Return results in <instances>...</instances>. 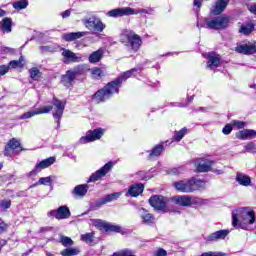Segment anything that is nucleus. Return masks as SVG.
Returning a JSON list of instances; mask_svg holds the SVG:
<instances>
[{"label": "nucleus", "mask_w": 256, "mask_h": 256, "mask_svg": "<svg viewBox=\"0 0 256 256\" xmlns=\"http://www.w3.org/2000/svg\"><path fill=\"white\" fill-rule=\"evenodd\" d=\"M172 173L174 175H179V174L183 173V167L173 168Z\"/></svg>", "instance_id": "56"}, {"label": "nucleus", "mask_w": 256, "mask_h": 256, "mask_svg": "<svg viewBox=\"0 0 256 256\" xmlns=\"http://www.w3.org/2000/svg\"><path fill=\"white\" fill-rule=\"evenodd\" d=\"M254 30L255 26L253 24H243L239 29V33H242V35H249V33H251Z\"/></svg>", "instance_id": "35"}, {"label": "nucleus", "mask_w": 256, "mask_h": 256, "mask_svg": "<svg viewBox=\"0 0 256 256\" xmlns=\"http://www.w3.org/2000/svg\"><path fill=\"white\" fill-rule=\"evenodd\" d=\"M207 67L208 69H217L221 65V56L215 52H210L207 54Z\"/></svg>", "instance_id": "20"}, {"label": "nucleus", "mask_w": 256, "mask_h": 256, "mask_svg": "<svg viewBox=\"0 0 256 256\" xmlns=\"http://www.w3.org/2000/svg\"><path fill=\"white\" fill-rule=\"evenodd\" d=\"M121 197V192H115L112 194L106 195L99 202V205H106V203H111V201H117Z\"/></svg>", "instance_id": "30"}, {"label": "nucleus", "mask_w": 256, "mask_h": 256, "mask_svg": "<svg viewBox=\"0 0 256 256\" xmlns=\"http://www.w3.org/2000/svg\"><path fill=\"white\" fill-rule=\"evenodd\" d=\"M103 133H105V130L102 128H97L93 131H89L86 136H82L79 140V143L81 145H85L86 143H91L93 141H97L103 137Z\"/></svg>", "instance_id": "9"}, {"label": "nucleus", "mask_w": 256, "mask_h": 256, "mask_svg": "<svg viewBox=\"0 0 256 256\" xmlns=\"http://www.w3.org/2000/svg\"><path fill=\"white\" fill-rule=\"evenodd\" d=\"M48 217H55V219H69L71 217V211L67 206H60L57 210L48 212Z\"/></svg>", "instance_id": "13"}, {"label": "nucleus", "mask_w": 256, "mask_h": 256, "mask_svg": "<svg viewBox=\"0 0 256 256\" xmlns=\"http://www.w3.org/2000/svg\"><path fill=\"white\" fill-rule=\"evenodd\" d=\"M235 51L236 53H242L243 55H253V53H256V42H248L239 45L235 48Z\"/></svg>", "instance_id": "17"}, {"label": "nucleus", "mask_w": 256, "mask_h": 256, "mask_svg": "<svg viewBox=\"0 0 256 256\" xmlns=\"http://www.w3.org/2000/svg\"><path fill=\"white\" fill-rule=\"evenodd\" d=\"M244 149H245V151H247V153H255L256 145H255V143L250 142L244 146Z\"/></svg>", "instance_id": "44"}, {"label": "nucleus", "mask_w": 256, "mask_h": 256, "mask_svg": "<svg viewBox=\"0 0 256 256\" xmlns=\"http://www.w3.org/2000/svg\"><path fill=\"white\" fill-rule=\"evenodd\" d=\"M137 175H138L139 177H141V179H145V172H144V171L138 172Z\"/></svg>", "instance_id": "61"}, {"label": "nucleus", "mask_w": 256, "mask_h": 256, "mask_svg": "<svg viewBox=\"0 0 256 256\" xmlns=\"http://www.w3.org/2000/svg\"><path fill=\"white\" fill-rule=\"evenodd\" d=\"M2 51L4 53H15V50L13 48H9V47L2 48Z\"/></svg>", "instance_id": "58"}, {"label": "nucleus", "mask_w": 256, "mask_h": 256, "mask_svg": "<svg viewBox=\"0 0 256 256\" xmlns=\"http://www.w3.org/2000/svg\"><path fill=\"white\" fill-rule=\"evenodd\" d=\"M0 205L3 209H9L11 207V200H3Z\"/></svg>", "instance_id": "54"}, {"label": "nucleus", "mask_w": 256, "mask_h": 256, "mask_svg": "<svg viewBox=\"0 0 256 256\" xmlns=\"http://www.w3.org/2000/svg\"><path fill=\"white\" fill-rule=\"evenodd\" d=\"M229 235V230H218L211 233L205 238L206 243H215L217 241H222Z\"/></svg>", "instance_id": "19"}, {"label": "nucleus", "mask_w": 256, "mask_h": 256, "mask_svg": "<svg viewBox=\"0 0 256 256\" xmlns=\"http://www.w3.org/2000/svg\"><path fill=\"white\" fill-rule=\"evenodd\" d=\"M55 163V157H49L47 159L42 160L40 163L35 165V168L29 172V176L37 175V173H41L42 169H47V167H51Z\"/></svg>", "instance_id": "16"}, {"label": "nucleus", "mask_w": 256, "mask_h": 256, "mask_svg": "<svg viewBox=\"0 0 256 256\" xmlns=\"http://www.w3.org/2000/svg\"><path fill=\"white\" fill-rule=\"evenodd\" d=\"M114 166L115 162L110 161L106 163L102 168H100L90 176L88 183H95V181H99V179L105 177V175H107V173H109V171H111Z\"/></svg>", "instance_id": "7"}, {"label": "nucleus", "mask_w": 256, "mask_h": 256, "mask_svg": "<svg viewBox=\"0 0 256 256\" xmlns=\"http://www.w3.org/2000/svg\"><path fill=\"white\" fill-rule=\"evenodd\" d=\"M139 69L133 68L121 74L116 80L108 83L104 88L98 90L94 96L93 100L95 103H103V101H107V99H111V95L114 93H119V85L121 83L127 81V79L133 77L135 73H137Z\"/></svg>", "instance_id": "1"}, {"label": "nucleus", "mask_w": 256, "mask_h": 256, "mask_svg": "<svg viewBox=\"0 0 256 256\" xmlns=\"http://www.w3.org/2000/svg\"><path fill=\"white\" fill-rule=\"evenodd\" d=\"M139 13H144V14H150L151 15L153 13V10H151V9H149V10H147V9L135 10L134 9L133 15H139Z\"/></svg>", "instance_id": "50"}, {"label": "nucleus", "mask_w": 256, "mask_h": 256, "mask_svg": "<svg viewBox=\"0 0 256 256\" xmlns=\"http://www.w3.org/2000/svg\"><path fill=\"white\" fill-rule=\"evenodd\" d=\"M185 135H187V129L183 128L180 131L175 132L174 139H175V141H181V139H183V137H185Z\"/></svg>", "instance_id": "41"}, {"label": "nucleus", "mask_w": 256, "mask_h": 256, "mask_svg": "<svg viewBox=\"0 0 256 256\" xmlns=\"http://www.w3.org/2000/svg\"><path fill=\"white\" fill-rule=\"evenodd\" d=\"M202 3H203V0H194V7H198L199 9Z\"/></svg>", "instance_id": "60"}, {"label": "nucleus", "mask_w": 256, "mask_h": 256, "mask_svg": "<svg viewBox=\"0 0 256 256\" xmlns=\"http://www.w3.org/2000/svg\"><path fill=\"white\" fill-rule=\"evenodd\" d=\"M12 6L14 7V9H16V11H21L23 9H27V7L29 6V1L19 0L12 3Z\"/></svg>", "instance_id": "33"}, {"label": "nucleus", "mask_w": 256, "mask_h": 256, "mask_svg": "<svg viewBox=\"0 0 256 256\" xmlns=\"http://www.w3.org/2000/svg\"><path fill=\"white\" fill-rule=\"evenodd\" d=\"M62 61L66 65L71 63H81L83 61V56L81 54H75L69 49H62Z\"/></svg>", "instance_id": "8"}, {"label": "nucleus", "mask_w": 256, "mask_h": 256, "mask_svg": "<svg viewBox=\"0 0 256 256\" xmlns=\"http://www.w3.org/2000/svg\"><path fill=\"white\" fill-rule=\"evenodd\" d=\"M83 23L87 29L90 31H97L98 33H103L105 30V25L97 16H90L83 20Z\"/></svg>", "instance_id": "6"}, {"label": "nucleus", "mask_w": 256, "mask_h": 256, "mask_svg": "<svg viewBox=\"0 0 256 256\" xmlns=\"http://www.w3.org/2000/svg\"><path fill=\"white\" fill-rule=\"evenodd\" d=\"M139 215L144 225H153V223H155V216L149 213L145 208L139 210Z\"/></svg>", "instance_id": "22"}, {"label": "nucleus", "mask_w": 256, "mask_h": 256, "mask_svg": "<svg viewBox=\"0 0 256 256\" xmlns=\"http://www.w3.org/2000/svg\"><path fill=\"white\" fill-rule=\"evenodd\" d=\"M106 231H110V232H114V233H122L123 228H121V226H119V225H113L111 223H108L106 225Z\"/></svg>", "instance_id": "40"}, {"label": "nucleus", "mask_w": 256, "mask_h": 256, "mask_svg": "<svg viewBox=\"0 0 256 256\" xmlns=\"http://www.w3.org/2000/svg\"><path fill=\"white\" fill-rule=\"evenodd\" d=\"M71 16V10H66L62 13L63 19Z\"/></svg>", "instance_id": "59"}, {"label": "nucleus", "mask_w": 256, "mask_h": 256, "mask_svg": "<svg viewBox=\"0 0 256 256\" xmlns=\"http://www.w3.org/2000/svg\"><path fill=\"white\" fill-rule=\"evenodd\" d=\"M53 183V177H42L38 180V185H51Z\"/></svg>", "instance_id": "42"}, {"label": "nucleus", "mask_w": 256, "mask_h": 256, "mask_svg": "<svg viewBox=\"0 0 256 256\" xmlns=\"http://www.w3.org/2000/svg\"><path fill=\"white\" fill-rule=\"evenodd\" d=\"M51 111H53V106H42L22 114L19 116V119H31V117H35V115H43L45 113H51Z\"/></svg>", "instance_id": "14"}, {"label": "nucleus", "mask_w": 256, "mask_h": 256, "mask_svg": "<svg viewBox=\"0 0 256 256\" xmlns=\"http://www.w3.org/2000/svg\"><path fill=\"white\" fill-rule=\"evenodd\" d=\"M247 9L248 11H250V13H253V15H256V3L248 4Z\"/></svg>", "instance_id": "53"}, {"label": "nucleus", "mask_w": 256, "mask_h": 256, "mask_svg": "<svg viewBox=\"0 0 256 256\" xmlns=\"http://www.w3.org/2000/svg\"><path fill=\"white\" fill-rule=\"evenodd\" d=\"M203 200L201 198L191 197V205H202Z\"/></svg>", "instance_id": "52"}, {"label": "nucleus", "mask_w": 256, "mask_h": 256, "mask_svg": "<svg viewBox=\"0 0 256 256\" xmlns=\"http://www.w3.org/2000/svg\"><path fill=\"white\" fill-rule=\"evenodd\" d=\"M227 5H229V0H217L212 6L210 13L212 15H221L227 9Z\"/></svg>", "instance_id": "21"}, {"label": "nucleus", "mask_w": 256, "mask_h": 256, "mask_svg": "<svg viewBox=\"0 0 256 256\" xmlns=\"http://www.w3.org/2000/svg\"><path fill=\"white\" fill-rule=\"evenodd\" d=\"M21 59L19 60H12L9 62L8 67L9 69H17V67H21Z\"/></svg>", "instance_id": "45"}, {"label": "nucleus", "mask_w": 256, "mask_h": 256, "mask_svg": "<svg viewBox=\"0 0 256 256\" xmlns=\"http://www.w3.org/2000/svg\"><path fill=\"white\" fill-rule=\"evenodd\" d=\"M144 189L145 186H143V184H134L130 186V188L126 192V197H139V195L143 193Z\"/></svg>", "instance_id": "23"}, {"label": "nucleus", "mask_w": 256, "mask_h": 256, "mask_svg": "<svg viewBox=\"0 0 256 256\" xmlns=\"http://www.w3.org/2000/svg\"><path fill=\"white\" fill-rule=\"evenodd\" d=\"M133 13H135V9L131 7H124L110 10L107 15L108 17H125L127 15H133Z\"/></svg>", "instance_id": "18"}, {"label": "nucleus", "mask_w": 256, "mask_h": 256, "mask_svg": "<svg viewBox=\"0 0 256 256\" xmlns=\"http://www.w3.org/2000/svg\"><path fill=\"white\" fill-rule=\"evenodd\" d=\"M7 231V224L5 222H0V234L5 233Z\"/></svg>", "instance_id": "57"}, {"label": "nucleus", "mask_w": 256, "mask_h": 256, "mask_svg": "<svg viewBox=\"0 0 256 256\" xmlns=\"http://www.w3.org/2000/svg\"><path fill=\"white\" fill-rule=\"evenodd\" d=\"M154 256H167V251L163 248H160L157 250Z\"/></svg>", "instance_id": "55"}, {"label": "nucleus", "mask_w": 256, "mask_h": 256, "mask_svg": "<svg viewBox=\"0 0 256 256\" xmlns=\"http://www.w3.org/2000/svg\"><path fill=\"white\" fill-rule=\"evenodd\" d=\"M76 76L71 70L66 71L65 75L62 76V84L64 87H73V81H75Z\"/></svg>", "instance_id": "26"}, {"label": "nucleus", "mask_w": 256, "mask_h": 256, "mask_svg": "<svg viewBox=\"0 0 256 256\" xmlns=\"http://www.w3.org/2000/svg\"><path fill=\"white\" fill-rule=\"evenodd\" d=\"M237 139L245 141L247 139H255L256 131L253 129H244L236 133Z\"/></svg>", "instance_id": "24"}, {"label": "nucleus", "mask_w": 256, "mask_h": 256, "mask_svg": "<svg viewBox=\"0 0 256 256\" xmlns=\"http://www.w3.org/2000/svg\"><path fill=\"white\" fill-rule=\"evenodd\" d=\"M30 77L31 79H34L35 81H37V79H39V69L32 68L30 70Z\"/></svg>", "instance_id": "48"}, {"label": "nucleus", "mask_w": 256, "mask_h": 256, "mask_svg": "<svg viewBox=\"0 0 256 256\" xmlns=\"http://www.w3.org/2000/svg\"><path fill=\"white\" fill-rule=\"evenodd\" d=\"M163 153V145H157L152 149L151 153L148 156V159H153L154 157H159Z\"/></svg>", "instance_id": "37"}, {"label": "nucleus", "mask_w": 256, "mask_h": 256, "mask_svg": "<svg viewBox=\"0 0 256 256\" xmlns=\"http://www.w3.org/2000/svg\"><path fill=\"white\" fill-rule=\"evenodd\" d=\"M87 191H89V186L87 184H80L75 186L73 193L76 197H85Z\"/></svg>", "instance_id": "29"}, {"label": "nucleus", "mask_w": 256, "mask_h": 256, "mask_svg": "<svg viewBox=\"0 0 256 256\" xmlns=\"http://www.w3.org/2000/svg\"><path fill=\"white\" fill-rule=\"evenodd\" d=\"M204 23L200 24L199 22L197 23L198 29H202V27H206V29H214L216 31L222 30V29H227L229 27L230 19L229 16H219L216 18H204Z\"/></svg>", "instance_id": "5"}, {"label": "nucleus", "mask_w": 256, "mask_h": 256, "mask_svg": "<svg viewBox=\"0 0 256 256\" xmlns=\"http://www.w3.org/2000/svg\"><path fill=\"white\" fill-rule=\"evenodd\" d=\"M91 73L94 79H99V77L103 75V70H101L100 68H92Z\"/></svg>", "instance_id": "43"}, {"label": "nucleus", "mask_w": 256, "mask_h": 256, "mask_svg": "<svg viewBox=\"0 0 256 256\" xmlns=\"http://www.w3.org/2000/svg\"><path fill=\"white\" fill-rule=\"evenodd\" d=\"M232 127H235L236 129H244L245 128V122L234 120L231 122Z\"/></svg>", "instance_id": "46"}, {"label": "nucleus", "mask_w": 256, "mask_h": 256, "mask_svg": "<svg viewBox=\"0 0 256 256\" xmlns=\"http://www.w3.org/2000/svg\"><path fill=\"white\" fill-rule=\"evenodd\" d=\"M255 223V212L249 208H238L232 211V225L233 227H241L245 229L244 225H253Z\"/></svg>", "instance_id": "2"}, {"label": "nucleus", "mask_w": 256, "mask_h": 256, "mask_svg": "<svg viewBox=\"0 0 256 256\" xmlns=\"http://www.w3.org/2000/svg\"><path fill=\"white\" fill-rule=\"evenodd\" d=\"M213 161L205 158H199L195 162L196 171L198 173H207L211 171V167L213 166Z\"/></svg>", "instance_id": "15"}, {"label": "nucleus", "mask_w": 256, "mask_h": 256, "mask_svg": "<svg viewBox=\"0 0 256 256\" xmlns=\"http://www.w3.org/2000/svg\"><path fill=\"white\" fill-rule=\"evenodd\" d=\"M52 105L54 107L52 113L53 118L55 119L56 123H59V121H61V117H63V112L65 111V105H67V103L54 98L52 100Z\"/></svg>", "instance_id": "10"}, {"label": "nucleus", "mask_w": 256, "mask_h": 256, "mask_svg": "<svg viewBox=\"0 0 256 256\" xmlns=\"http://www.w3.org/2000/svg\"><path fill=\"white\" fill-rule=\"evenodd\" d=\"M173 202L176 205H180V207H190V205H191V196H187V195L175 196L173 198Z\"/></svg>", "instance_id": "25"}, {"label": "nucleus", "mask_w": 256, "mask_h": 256, "mask_svg": "<svg viewBox=\"0 0 256 256\" xmlns=\"http://www.w3.org/2000/svg\"><path fill=\"white\" fill-rule=\"evenodd\" d=\"M108 222H105L103 220H95V226L99 229H104L106 231Z\"/></svg>", "instance_id": "47"}, {"label": "nucleus", "mask_w": 256, "mask_h": 256, "mask_svg": "<svg viewBox=\"0 0 256 256\" xmlns=\"http://www.w3.org/2000/svg\"><path fill=\"white\" fill-rule=\"evenodd\" d=\"M236 181L239 185H242V187H249V185H251V177L241 172L236 174Z\"/></svg>", "instance_id": "28"}, {"label": "nucleus", "mask_w": 256, "mask_h": 256, "mask_svg": "<svg viewBox=\"0 0 256 256\" xmlns=\"http://www.w3.org/2000/svg\"><path fill=\"white\" fill-rule=\"evenodd\" d=\"M80 239L81 241H84V243H93V239H95V232L82 234Z\"/></svg>", "instance_id": "38"}, {"label": "nucleus", "mask_w": 256, "mask_h": 256, "mask_svg": "<svg viewBox=\"0 0 256 256\" xmlns=\"http://www.w3.org/2000/svg\"><path fill=\"white\" fill-rule=\"evenodd\" d=\"M12 20L11 18H4L1 22H0V27L2 29V31H4V33H11V25H12Z\"/></svg>", "instance_id": "32"}, {"label": "nucleus", "mask_w": 256, "mask_h": 256, "mask_svg": "<svg viewBox=\"0 0 256 256\" xmlns=\"http://www.w3.org/2000/svg\"><path fill=\"white\" fill-rule=\"evenodd\" d=\"M231 131H233V125L231 124H227L223 130L222 133H224V135H229L231 133Z\"/></svg>", "instance_id": "51"}, {"label": "nucleus", "mask_w": 256, "mask_h": 256, "mask_svg": "<svg viewBox=\"0 0 256 256\" xmlns=\"http://www.w3.org/2000/svg\"><path fill=\"white\" fill-rule=\"evenodd\" d=\"M214 173H217V175H223V170H213Z\"/></svg>", "instance_id": "64"}, {"label": "nucleus", "mask_w": 256, "mask_h": 256, "mask_svg": "<svg viewBox=\"0 0 256 256\" xmlns=\"http://www.w3.org/2000/svg\"><path fill=\"white\" fill-rule=\"evenodd\" d=\"M149 203L151 207L157 211H164L167 209V198L161 195H154L149 198Z\"/></svg>", "instance_id": "11"}, {"label": "nucleus", "mask_w": 256, "mask_h": 256, "mask_svg": "<svg viewBox=\"0 0 256 256\" xmlns=\"http://www.w3.org/2000/svg\"><path fill=\"white\" fill-rule=\"evenodd\" d=\"M20 151H23L21 148V143L17 139L13 138L6 145L4 155L5 157H11L13 153H20Z\"/></svg>", "instance_id": "12"}, {"label": "nucleus", "mask_w": 256, "mask_h": 256, "mask_svg": "<svg viewBox=\"0 0 256 256\" xmlns=\"http://www.w3.org/2000/svg\"><path fill=\"white\" fill-rule=\"evenodd\" d=\"M7 15V12L3 9H0V17H5Z\"/></svg>", "instance_id": "62"}, {"label": "nucleus", "mask_w": 256, "mask_h": 256, "mask_svg": "<svg viewBox=\"0 0 256 256\" xmlns=\"http://www.w3.org/2000/svg\"><path fill=\"white\" fill-rule=\"evenodd\" d=\"M120 42L123 43V45L129 49V51H133L134 53H137L143 44L141 36L137 35L131 30H124L122 32L120 35Z\"/></svg>", "instance_id": "4"}, {"label": "nucleus", "mask_w": 256, "mask_h": 256, "mask_svg": "<svg viewBox=\"0 0 256 256\" xmlns=\"http://www.w3.org/2000/svg\"><path fill=\"white\" fill-rule=\"evenodd\" d=\"M60 243L64 247H72V245H74L75 242H73V240L70 237L62 235V236H60Z\"/></svg>", "instance_id": "39"}, {"label": "nucleus", "mask_w": 256, "mask_h": 256, "mask_svg": "<svg viewBox=\"0 0 256 256\" xmlns=\"http://www.w3.org/2000/svg\"><path fill=\"white\" fill-rule=\"evenodd\" d=\"M41 51H42L43 53H45V51H49V47H48V46H42V47H41Z\"/></svg>", "instance_id": "63"}, {"label": "nucleus", "mask_w": 256, "mask_h": 256, "mask_svg": "<svg viewBox=\"0 0 256 256\" xmlns=\"http://www.w3.org/2000/svg\"><path fill=\"white\" fill-rule=\"evenodd\" d=\"M80 253H81V250H79V248H66L60 252V255L75 256V255H79Z\"/></svg>", "instance_id": "34"}, {"label": "nucleus", "mask_w": 256, "mask_h": 256, "mask_svg": "<svg viewBox=\"0 0 256 256\" xmlns=\"http://www.w3.org/2000/svg\"><path fill=\"white\" fill-rule=\"evenodd\" d=\"M9 66L8 65H1L0 66V77H2L3 75H7V73H9Z\"/></svg>", "instance_id": "49"}, {"label": "nucleus", "mask_w": 256, "mask_h": 256, "mask_svg": "<svg viewBox=\"0 0 256 256\" xmlns=\"http://www.w3.org/2000/svg\"><path fill=\"white\" fill-rule=\"evenodd\" d=\"M87 35V32H71V33H66L62 35V38L64 41H77V39H81V37H85Z\"/></svg>", "instance_id": "27"}, {"label": "nucleus", "mask_w": 256, "mask_h": 256, "mask_svg": "<svg viewBox=\"0 0 256 256\" xmlns=\"http://www.w3.org/2000/svg\"><path fill=\"white\" fill-rule=\"evenodd\" d=\"M74 76L77 77V75H83L85 71H87V65L82 64V65H77L75 66L72 70H70Z\"/></svg>", "instance_id": "36"}, {"label": "nucleus", "mask_w": 256, "mask_h": 256, "mask_svg": "<svg viewBox=\"0 0 256 256\" xmlns=\"http://www.w3.org/2000/svg\"><path fill=\"white\" fill-rule=\"evenodd\" d=\"M103 58V49H98L97 51H94L89 56V62L90 63H99L101 59Z\"/></svg>", "instance_id": "31"}, {"label": "nucleus", "mask_w": 256, "mask_h": 256, "mask_svg": "<svg viewBox=\"0 0 256 256\" xmlns=\"http://www.w3.org/2000/svg\"><path fill=\"white\" fill-rule=\"evenodd\" d=\"M176 191L180 193H193L199 189H205V181L192 177L188 180H180L173 183Z\"/></svg>", "instance_id": "3"}]
</instances>
